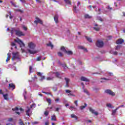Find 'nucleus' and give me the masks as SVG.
I'll return each instance as SVG.
<instances>
[{"label": "nucleus", "mask_w": 125, "mask_h": 125, "mask_svg": "<svg viewBox=\"0 0 125 125\" xmlns=\"http://www.w3.org/2000/svg\"><path fill=\"white\" fill-rule=\"evenodd\" d=\"M4 99H5V100H9V99L8 98V94H4L3 95Z\"/></svg>", "instance_id": "nucleus-17"}, {"label": "nucleus", "mask_w": 125, "mask_h": 125, "mask_svg": "<svg viewBox=\"0 0 125 125\" xmlns=\"http://www.w3.org/2000/svg\"><path fill=\"white\" fill-rule=\"evenodd\" d=\"M71 118H72V119H75L76 121H78V117L75 114H71Z\"/></svg>", "instance_id": "nucleus-20"}, {"label": "nucleus", "mask_w": 125, "mask_h": 125, "mask_svg": "<svg viewBox=\"0 0 125 125\" xmlns=\"http://www.w3.org/2000/svg\"><path fill=\"white\" fill-rule=\"evenodd\" d=\"M83 92H84V93H86L87 95H89V92H88V91H87V90L84 89L83 90Z\"/></svg>", "instance_id": "nucleus-35"}, {"label": "nucleus", "mask_w": 125, "mask_h": 125, "mask_svg": "<svg viewBox=\"0 0 125 125\" xmlns=\"http://www.w3.org/2000/svg\"><path fill=\"white\" fill-rule=\"evenodd\" d=\"M42 60V57H38L37 59V61H41Z\"/></svg>", "instance_id": "nucleus-40"}, {"label": "nucleus", "mask_w": 125, "mask_h": 125, "mask_svg": "<svg viewBox=\"0 0 125 125\" xmlns=\"http://www.w3.org/2000/svg\"><path fill=\"white\" fill-rule=\"evenodd\" d=\"M65 3H67V4H70L71 5V4H72V2H71V1H70V0H64Z\"/></svg>", "instance_id": "nucleus-26"}, {"label": "nucleus", "mask_w": 125, "mask_h": 125, "mask_svg": "<svg viewBox=\"0 0 125 125\" xmlns=\"http://www.w3.org/2000/svg\"><path fill=\"white\" fill-rule=\"evenodd\" d=\"M51 121H54L55 122L56 121V116L55 115H53L51 116Z\"/></svg>", "instance_id": "nucleus-21"}, {"label": "nucleus", "mask_w": 125, "mask_h": 125, "mask_svg": "<svg viewBox=\"0 0 125 125\" xmlns=\"http://www.w3.org/2000/svg\"><path fill=\"white\" fill-rule=\"evenodd\" d=\"M84 17L85 19H90V18H91V17L89 16L88 14L85 15Z\"/></svg>", "instance_id": "nucleus-25"}, {"label": "nucleus", "mask_w": 125, "mask_h": 125, "mask_svg": "<svg viewBox=\"0 0 125 125\" xmlns=\"http://www.w3.org/2000/svg\"><path fill=\"white\" fill-rule=\"evenodd\" d=\"M114 55H118V52H113Z\"/></svg>", "instance_id": "nucleus-60"}, {"label": "nucleus", "mask_w": 125, "mask_h": 125, "mask_svg": "<svg viewBox=\"0 0 125 125\" xmlns=\"http://www.w3.org/2000/svg\"><path fill=\"white\" fill-rule=\"evenodd\" d=\"M20 0L21 2H23V3H25L26 2V0Z\"/></svg>", "instance_id": "nucleus-57"}, {"label": "nucleus", "mask_w": 125, "mask_h": 125, "mask_svg": "<svg viewBox=\"0 0 125 125\" xmlns=\"http://www.w3.org/2000/svg\"><path fill=\"white\" fill-rule=\"evenodd\" d=\"M81 80L83 82H89V80L84 77H82Z\"/></svg>", "instance_id": "nucleus-12"}, {"label": "nucleus", "mask_w": 125, "mask_h": 125, "mask_svg": "<svg viewBox=\"0 0 125 125\" xmlns=\"http://www.w3.org/2000/svg\"><path fill=\"white\" fill-rule=\"evenodd\" d=\"M37 75L39 76V77H42V73L41 72H38Z\"/></svg>", "instance_id": "nucleus-49"}, {"label": "nucleus", "mask_w": 125, "mask_h": 125, "mask_svg": "<svg viewBox=\"0 0 125 125\" xmlns=\"http://www.w3.org/2000/svg\"><path fill=\"white\" fill-rule=\"evenodd\" d=\"M13 57H12V60H15V59H19V53L13 52L12 53Z\"/></svg>", "instance_id": "nucleus-2"}, {"label": "nucleus", "mask_w": 125, "mask_h": 125, "mask_svg": "<svg viewBox=\"0 0 125 125\" xmlns=\"http://www.w3.org/2000/svg\"><path fill=\"white\" fill-rule=\"evenodd\" d=\"M93 29L95 30V31H98L100 30V27H93Z\"/></svg>", "instance_id": "nucleus-30"}, {"label": "nucleus", "mask_w": 125, "mask_h": 125, "mask_svg": "<svg viewBox=\"0 0 125 125\" xmlns=\"http://www.w3.org/2000/svg\"><path fill=\"white\" fill-rule=\"evenodd\" d=\"M107 107H109V108H114V106H112V104H106Z\"/></svg>", "instance_id": "nucleus-32"}, {"label": "nucleus", "mask_w": 125, "mask_h": 125, "mask_svg": "<svg viewBox=\"0 0 125 125\" xmlns=\"http://www.w3.org/2000/svg\"><path fill=\"white\" fill-rule=\"evenodd\" d=\"M53 78H51L50 77L47 78V81H51V80H53Z\"/></svg>", "instance_id": "nucleus-52"}, {"label": "nucleus", "mask_w": 125, "mask_h": 125, "mask_svg": "<svg viewBox=\"0 0 125 125\" xmlns=\"http://www.w3.org/2000/svg\"><path fill=\"white\" fill-rule=\"evenodd\" d=\"M10 3H11L12 5L14 6V7H17V5H16V4H15V3L13 2V1H11Z\"/></svg>", "instance_id": "nucleus-34"}, {"label": "nucleus", "mask_w": 125, "mask_h": 125, "mask_svg": "<svg viewBox=\"0 0 125 125\" xmlns=\"http://www.w3.org/2000/svg\"><path fill=\"white\" fill-rule=\"evenodd\" d=\"M61 50L62 51H63V52H65V53L66 52L67 50H66V48H65V47L64 46H62L61 48Z\"/></svg>", "instance_id": "nucleus-24"}, {"label": "nucleus", "mask_w": 125, "mask_h": 125, "mask_svg": "<svg viewBox=\"0 0 125 125\" xmlns=\"http://www.w3.org/2000/svg\"><path fill=\"white\" fill-rule=\"evenodd\" d=\"M74 104L76 105L77 107H78V106H79V104H78V101H75L74 102Z\"/></svg>", "instance_id": "nucleus-45"}, {"label": "nucleus", "mask_w": 125, "mask_h": 125, "mask_svg": "<svg viewBox=\"0 0 125 125\" xmlns=\"http://www.w3.org/2000/svg\"><path fill=\"white\" fill-rule=\"evenodd\" d=\"M85 39H86L87 41L89 42H92V40H91V38L88 37L87 36H85Z\"/></svg>", "instance_id": "nucleus-22"}, {"label": "nucleus", "mask_w": 125, "mask_h": 125, "mask_svg": "<svg viewBox=\"0 0 125 125\" xmlns=\"http://www.w3.org/2000/svg\"><path fill=\"white\" fill-rule=\"evenodd\" d=\"M119 110V108H116L115 109L112 110V115L115 116L116 115V112H117V110Z\"/></svg>", "instance_id": "nucleus-18"}, {"label": "nucleus", "mask_w": 125, "mask_h": 125, "mask_svg": "<svg viewBox=\"0 0 125 125\" xmlns=\"http://www.w3.org/2000/svg\"><path fill=\"white\" fill-rule=\"evenodd\" d=\"M16 30H15V28H12L11 30V35H13V34L14 33V32H16Z\"/></svg>", "instance_id": "nucleus-29"}, {"label": "nucleus", "mask_w": 125, "mask_h": 125, "mask_svg": "<svg viewBox=\"0 0 125 125\" xmlns=\"http://www.w3.org/2000/svg\"><path fill=\"white\" fill-rule=\"evenodd\" d=\"M46 101L48 103V105H51V99H46Z\"/></svg>", "instance_id": "nucleus-23"}, {"label": "nucleus", "mask_w": 125, "mask_h": 125, "mask_svg": "<svg viewBox=\"0 0 125 125\" xmlns=\"http://www.w3.org/2000/svg\"><path fill=\"white\" fill-rule=\"evenodd\" d=\"M59 100H60V99H59V98H58L55 99V102H59Z\"/></svg>", "instance_id": "nucleus-50"}, {"label": "nucleus", "mask_w": 125, "mask_h": 125, "mask_svg": "<svg viewBox=\"0 0 125 125\" xmlns=\"http://www.w3.org/2000/svg\"><path fill=\"white\" fill-rule=\"evenodd\" d=\"M69 109H76V107L75 106H70Z\"/></svg>", "instance_id": "nucleus-62"}, {"label": "nucleus", "mask_w": 125, "mask_h": 125, "mask_svg": "<svg viewBox=\"0 0 125 125\" xmlns=\"http://www.w3.org/2000/svg\"><path fill=\"white\" fill-rule=\"evenodd\" d=\"M16 35L18 37H21V36H25V34H23V32L20 31V30H17L16 31Z\"/></svg>", "instance_id": "nucleus-7"}, {"label": "nucleus", "mask_w": 125, "mask_h": 125, "mask_svg": "<svg viewBox=\"0 0 125 125\" xmlns=\"http://www.w3.org/2000/svg\"><path fill=\"white\" fill-rule=\"evenodd\" d=\"M105 93H107V94H109V95H112V96H115L116 94L114 93V92L112 91V90L110 89H107L105 90Z\"/></svg>", "instance_id": "nucleus-5"}, {"label": "nucleus", "mask_w": 125, "mask_h": 125, "mask_svg": "<svg viewBox=\"0 0 125 125\" xmlns=\"http://www.w3.org/2000/svg\"><path fill=\"white\" fill-rule=\"evenodd\" d=\"M96 45L97 47H100V48L103 47L104 45V42L102 41L98 40L96 42Z\"/></svg>", "instance_id": "nucleus-3"}, {"label": "nucleus", "mask_w": 125, "mask_h": 125, "mask_svg": "<svg viewBox=\"0 0 125 125\" xmlns=\"http://www.w3.org/2000/svg\"><path fill=\"white\" fill-rule=\"evenodd\" d=\"M9 89H12V90H14L15 89V84L13 83H9L8 85Z\"/></svg>", "instance_id": "nucleus-8"}, {"label": "nucleus", "mask_w": 125, "mask_h": 125, "mask_svg": "<svg viewBox=\"0 0 125 125\" xmlns=\"http://www.w3.org/2000/svg\"><path fill=\"white\" fill-rule=\"evenodd\" d=\"M38 124H39L38 122H34L32 123L33 125H38Z\"/></svg>", "instance_id": "nucleus-56"}, {"label": "nucleus", "mask_w": 125, "mask_h": 125, "mask_svg": "<svg viewBox=\"0 0 125 125\" xmlns=\"http://www.w3.org/2000/svg\"><path fill=\"white\" fill-rule=\"evenodd\" d=\"M65 53H67L68 55H72V54H73V52H72V51H66Z\"/></svg>", "instance_id": "nucleus-27"}, {"label": "nucleus", "mask_w": 125, "mask_h": 125, "mask_svg": "<svg viewBox=\"0 0 125 125\" xmlns=\"http://www.w3.org/2000/svg\"><path fill=\"white\" fill-rule=\"evenodd\" d=\"M13 121V118H9L8 119V122H12Z\"/></svg>", "instance_id": "nucleus-55"}, {"label": "nucleus", "mask_w": 125, "mask_h": 125, "mask_svg": "<svg viewBox=\"0 0 125 125\" xmlns=\"http://www.w3.org/2000/svg\"><path fill=\"white\" fill-rule=\"evenodd\" d=\"M35 105H36L35 104H32L29 107L30 109H32L33 107H35Z\"/></svg>", "instance_id": "nucleus-41"}, {"label": "nucleus", "mask_w": 125, "mask_h": 125, "mask_svg": "<svg viewBox=\"0 0 125 125\" xmlns=\"http://www.w3.org/2000/svg\"><path fill=\"white\" fill-rule=\"evenodd\" d=\"M73 7L74 11H77V6H74Z\"/></svg>", "instance_id": "nucleus-54"}, {"label": "nucleus", "mask_w": 125, "mask_h": 125, "mask_svg": "<svg viewBox=\"0 0 125 125\" xmlns=\"http://www.w3.org/2000/svg\"><path fill=\"white\" fill-rule=\"evenodd\" d=\"M19 125H25L24 124V123H23V122H20L19 123Z\"/></svg>", "instance_id": "nucleus-51"}, {"label": "nucleus", "mask_w": 125, "mask_h": 125, "mask_svg": "<svg viewBox=\"0 0 125 125\" xmlns=\"http://www.w3.org/2000/svg\"><path fill=\"white\" fill-rule=\"evenodd\" d=\"M79 48L80 49H82L84 51H85V52H87V49L84 48V47L83 46H79Z\"/></svg>", "instance_id": "nucleus-14"}, {"label": "nucleus", "mask_w": 125, "mask_h": 125, "mask_svg": "<svg viewBox=\"0 0 125 125\" xmlns=\"http://www.w3.org/2000/svg\"><path fill=\"white\" fill-rule=\"evenodd\" d=\"M48 114H49V112L47 111H45L44 113V114L45 116V117H47V116H48Z\"/></svg>", "instance_id": "nucleus-38"}, {"label": "nucleus", "mask_w": 125, "mask_h": 125, "mask_svg": "<svg viewBox=\"0 0 125 125\" xmlns=\"http://www.w3.org/2000/svg\"><path fill=\"white\" fill-rule=\"evenodd\" d=\"M28 51L30 53V54H36V53H37L36 50H31L30 49H28Z\"/></svg>", "instance_id": "nucleus-15"}, {"label": "nucleus", "mask_w": 125, "mask_h": 125, "mask_svg": "<svg viewBox=\"0 0 125 125\" xmlns=\"http://www.w3.org/2000/svg\"><path fill=\"white\" fill-rule=\"evenodd\" d=\"M59 76H60V74H59V73H58V72H56V76L57 78H60V77H59Z\"/></svg>", "instance_id": "nucleus-43"}, {"label": "nucleus", "mask_w": 125, "mask_h": 125, "mask_svg": "<svg viewBox=\"0 0 125 125\" xmlns=\"http://www.w3.org/2000/svg\"><path fill=\"white\" fill-rule=\"evenodd\" d=\"M120 48H121V46L119 45V46H116L115 49H116V50H118V49H120Z\"/></svg>", "instance_id": "nucleus-46"}, {"label": "nucleus", "mask_w": 125, "mask_h": 125, "mask_svg": "<svg viewBox=\"0 0 125 125\" xmlns=\"http://www.w3.org/2000/svg\"><path fill=\"white\" fill-rule=\"evenodd\" d=\"M60 108L59 107H57L55 110V112H59Z\"/></svg>", "instance_id": "nucleus-53"}, {"label": "nucleus", "mask_w": 125, "mask_h": 125, "mask_svg": "<svg viewBox=\"0 0 125 125\" xmlns=\"http://www.w3.org/2000/svg\"><path fill=\"white\" fill-rule=\"evenodd\" d=\"M10 60V53H8L7 54V58L6 60V62H8Z\"/></svg>", "instance_id": "nucleus-19"}, {"label": "nucleus", "mask_w": 125, "mask_h": 125, "mask_svg": "<svg viewBox=\"0 0 125 125\" xmlns=\"http://www.w3.org/2000/svg\"><path fill=\"white\" fill-rule=\"evenodd\" d=\"M14 42H17L19 44H20L21 47H25V44L24 43V42H22L21 40L18 38L17 39V40L15 39L14 40Z\"/></svg>", "instance_id": "nucleus-1"}, {"label": "nucleus", "mask_w": 125, "mask_h": 125, "mask_svg": "<svg viewBox=\"0 0 125 125\" xmlns=\"http://www.w3.org/2000/svg\"><path fill=\"white\" fill-rule=\"evenodd\" d=\"M36 20L34 21V23L35 24H36V25H38V24H41V25H42V24H43V22L42 21V20L40 19L39 18V17H36L35 18Z\"/></svg>", "instance_id": "nucleus-4"}, {"label": "nucleus", "mask_w": 125, "mask_h": 125, "mask_svg": "<svg viewBox=\"0 0 125 125\" xmlns=\"http://www.w3.org/2000/svg\"><path fill=\"white\" fill-rule=\"evenodd\" d=\"M12 110L14 111H18V110H19V108H18V107H16L15 108H12Z\"/></svg>", "instance_id": "nucleus-37"}, {"label": "nucleus", "mask_w": 125, "mask_h": 125, "mask_svg": "<svg viewBox=\"0 0 125 125\" xmlns=\"http://www.w3.org/2000/svg\"><path fill=\"white\" fill-rule=\"evenodd\" d=\"M47 46H51V49L53 48V45L51 43V42H49L48 44H47Z\"/></svg>", "instance_id": "nucleus-31"}, {"label": "nucleus", "mask_w": 125, "mask_h": 125, "mask_svg": "<svg viewBox=\"0 0 125 125\" xmlns=\"http://www.w3.org/2000/svg\"><path fill=\"white\" fill-rule=\"evenodd\" d=\"M58 56H60V57H62V56H63V54L60 52H58Z\"/></svg>", "instance_id": "nucleus-36"}, {"label": "nucleus", "mask_w": 125, "mask_h": 125, "mask_svg": "<svg viewBox=\"0 0 125 125\" xmlns=\"http://www.w3.org/2000/svg\"><path fill=\"white\" fill-rule=\"evenodd\" d=\"M54 21L56 24L58 23V15H55L54 17Z\"/></svg>", "instance_id": "nucleus-13"}, {"label": "nucleus", "mask_w": 125, "mask_h": 125, "mask_svg": "<svg viewBox=\"0 0 125 125\" xmlns=\"http://www.w3.org/2000/svg\"><path fill=\"white\" fill-rule=\"evenodd\" d=\"M28 47L31 49H35V47H36V44L34 43L33 42H30L28 43Z\"/></svg>", "instance_id": "nucleus-6"}, {"label": "nucleus", "mask_w": 125, "mask_h": 125, "mask_svg": "<svg viewBox=\"0 0 125 125\" xmlns=\"http://www.w3.org/2000/svg\"><path fill=\"white\" fill-rule=\"evenodd\" d=\"M101 80H103L102 81H101V83H105L106 81H109V79L105 78H101Z\"/></svg>", "instance_id": "nucleus-16"}, {"label": "nucleus", "mask_w": 125, "mask_h": 125, "mask_svg": "<svg viewBox=\"0 0 125 125\" xmlns=\"http://www.w3.org/2000/svg\"><path fill=\"white\" fill-rule=\"evenodd\" d=\"M81 5V2L78 1L77 3V6H80Z\"/></svg>", "instance_id": "nucleus-59"}, {"label": "nucleus", "mask_w": 125, "mask_h": 125, "mask_svg": "<svg viewBox=\"0 0 125 125\" xmlns=\"http://www.w3.org/2000/svg\"><path fill=\"white\" fill-rule=\"evenodd\" d=\"M23 28L24 29V30H25V31H27V27H25V26H23Z\"/></svg>", "instance_id": "nucleus-64"}, {"label": "nucleus", "mask_w": 125, "mask_h": 125, "mask_svg": "<svg viewBox=\"0 0 125 125\" xmlns=\"http://www.w3.org/2000/svg\"><path fill=\"white\" fill-rule=\"evenodd\" d=\"M17 11H19L20 12H21V13H23V11L20 10V9H18Z\"/></svg>", "instance_id": "nucleus-61"}, {"label": "nucleus", "mask_w": 125, "mask_h": 125, "mask_svg": "<svg viewBox=\"0 0 125 125\" xmlns=\"http://www.w3.org/2000/svg\"><path fill=\"white\" fill-rule=\"evenodd\" d=\"M64 80H65L66 83H69V82H70V79L67 78H65Z\"/></svg>", "instance_id": "nucleus-33"}, {"label": "nucleus", "mask_w": 125, "mask_h": 125, "mask_svg": "<svg viewBox=\"0 0 125 125\" xmlns=\"http://www.w3.org/2000/svg\"><path fill=\"white\" fill-rule=\"evenodd\" d=\"M90 112H91L92 114H94L96 116H97L98 115V112L95 111L94 109H92V108L90 107L89 108Z\"/></svg>", "instance_id": "nucleus-11"}, {"label": "nucleus", "mask_w": 125, "mask_h": 125, "mask_svg": "<svg viewBox=\"0 0 125 125\" xmlns=\"http://www.w3.org/2000/svg\"><path fill=\"white\" fill-rule=\"evenodd\" d=\"M43 93H45V94H50V93H47V92H42Z\"/></svg>", "instance_id": "nucleus-63"}, {"label": "nucleus", "mask_w": 125, "mask_h": 125, "mask_svg": "<svg viewBox=\"0 0 125 125\" xmlns=\"http://www.w3.org/2000/svg\"><path fill=\"white\" fill-rule=\"evenodd\" d=\"M85 105H83V106H81L80 107V110H83V109H84V108H85V107H86L87 104H84Z\"/></svg>", "instance_id": "nucleus-28"}, {"label": "nucleus", "mask_w": 125, "mask_h": 125, "mask_svg": "<svg viewBox=\"0 0 125 125\" xmlns=\"http://www.w3.org/2000/svg\"><path fill=\"white\" fill-rule=\"evenodd\" d=\"M107 8V9H109V10H112V9H113V8L110 7V6H108Z\"/></svg>", "instance_id": "nucleus-48"}, {"label": "nucleus", "mask_w": 125, "mask_h": 125, "mask_svg": "<svg viewBox=\"0 0 125 125\" xmlns=\"http://www.w3.org/2000/svg\"><path fill=\"white\" fill-rule=\"evenodd\" d=\"M32 70H33V66H29V71L30 73L31 72H32Z\"/></svg>", "instance_id": "nucleus-47"}, {"label": "nucleus", "mask_w": 125, "mask_h": 125, "mask_svg": "<svg viewBox=\"0 0 125 125\" xmlns=\"http://www.w3.org/2000/svg\"><path fill=\"white\" fill-rule=\"evenodd\" d=\"M27 110L26 111V115L28 117H30V115L32 114V111H31V108L29 106L27 107Z\"/></svg>", "instance_id": "nucleus-9"}, {"label": "nucleus", "mask_w": 125, "mask_h": 125, "mask_svg": "<svg viewBox=\"0 0 125 125\" xmlns=\"http://www.w3.org/2000/svg\"><path fill=\"white\" fill-rule=\"evenodd\" d=\"M65 92L66 93H71V91L69 89H67L65 90Z\"/></svg>", "instance_id": "nucleus-42"}, {"label": "nucleus", "mask_w": 125, "mask_h": 125, "mask_svg": "<svg viewBox=\"0 0 125 125\" xmlns=\"http://www.w3.org/2000/svg\"><path fill=\"white\" fill-rule=\"evenodd\" d=\"M45 79V77L44 76H41V78L40 79V81L41 82H42L43 81V80H44Z\"/></svg>", "instance_id": "nucleus-39"}, {"label": "nucleus", "mask_w": 125, "mask_h": 125, "mask_svg": "<svg viewBox=\"0 0 125 125\" xmlns=\"http://www.w3.org/2000/svg\"><path fill=\"white\" fill-rule=\"evenodd\" d=\"M11 45L12 46H15L16 45V44H15V43L13 42H12L11 43Z\"/></svg>", "instance_id": "nucleus-44"}, {"label": "nucleus", "mask_w": 125, "mask_h": 125, "mask_svg": "<svg viewBox=\"0 0 125 125\" xmlns=\"http://www.w3.org/2000/svg\"><path fill=\"white\" fill-rule=\"evenodd\" d=\"M124 42H125L124 39L121 38V39H118L116 41V43H117V44H122V43H123Z\"/></svg>", "instance_id": "nucleus-10"}, {"label": "nucleus", "mask_w": 125, "mask_h": 125, "mask_svg": "<svg viewBox=\"0 0 125 125\" xmlns=\"http://www.w3.org/2000/svg\"><path fill=\"white\" fill-rule=\"evenodd\" d=\"M122 107H125V105H121L118 106L117 108H118V109H120V108H122Z\"/></svg>", "instance_id": "nucleus-58"}]
</instances>
